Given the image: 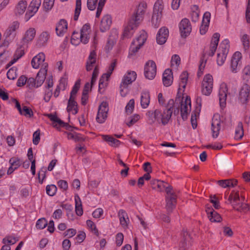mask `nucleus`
<instances>
[{"label":"nucleus","instance_id":"f257e3e1","mask_svg":"<svg viewBox=\"0 0 250 250\" xmlns=\"http://www.w3.org/2000/svg\"><path fill=\"white\" fill-rule=\"evenodd\" d=\"M164 9V3L162 0H157L153 6V14L151 18L152 26L157 28L160 25V22L162 16Z\"/></svg>","mask_w":250,"mask_h":250},{"label":"nucleus","instance_id":"f03ea898","mask_svg":"<svg viewBox=\"0 0 250 250\" xmlns=\"http://www.w3.org/2000/svg\"><path fill=\"white\" fill-rule=\"evenodd\" d=\"M165 115L166 114L164 111L162 113L159 109H155L154 111L149 110L146 113L149 123L150 125H152L156 121H157L159 124L162 123L164 125H167L170 119H167V120L166 121V122H165Z\"/></svg>","mask_w":250,"mask_h":250},{"label":"nucleus","instance_id":"7ed1b4c3","mask_svg":"<svg viewBox=\"0 0 250 250\" xmlns=\"http://www.w3.org/2000/svg\"><path fill=\"white\" fill-rule=\"evenodd\" d=\"M165 190L167 193L166 196V209L168 213H171L175 208L177 201V196L172 191V187L171 186H165Z\"/></svg>","mask_w":250,"mask_h":250},{"label":"nucleus","instance_id":"20e7f679","mask_svg":"<svg viewBox=\"0 0 250 250\" xmlns=\"http://www.w3.org/2000/svg\"><path fill=\"white\" fill-rule=\"evenodd\" d=\"M147 7V5L146 2L144 1H141L136 7L130 19L139 24L144 19Z\"/></svg>","mask_w":250,"mask_h":250},{"label":"nucleus","instance_id":"39448f33","mask_svg":"<svg viewBox=\"0 0 250 250\" xmlns=\"http://www.w3.org/2000/svg\"><path fill=\"white\" fill-rule=\"evenodd\" d=\"M137 77V74L135 71H128L125 75L120 84V93L122 96H125L126 93L124 92V89L127 88L128 85L134 82Z\"/></svg>","mask_w":250,"mask_h":250},{"label":"nucleus","instance_id":"423d86ee","mask_svg":"<svg viewBox=\"0 0 250 250\" xmlns=\"http://www.w3.org/2000/svg\"><path fill=\"white\" fill-rule=\"evenodd\" d=\"M213 81L212 76L210 74L206 75L202 83V93L206 96H209L212 91Z\"/></svg>","mask_w":250,"mask_h":250},{"label":"nucleus","instance_id":"0eeeda50","mask_svg":"<svg viewBox=\"0 0 250 250\" xmlns=\"http://www.w3.org/2000/svg\"><path fill=\"white\" fill-rule=\"evenodd\" d=\"M146 40V33L141 34L136 40L133 41L130 47L129 55H134L140 49Z\"/></svg>","mask_w":250,"mask_h":250},{"label":"nucleus","instance_id":"6e6552de","mask_svg":"<svg viewBox=\"0 0 250 250\" xmlns=\"http://www.w3.org/2000/svg\"><path fill=\"white\" fill-rule=\"evenodd\" d=\"M109 110L108 104L106 102H103L99 106L96 121L100 124L104 123L107 118Z\"/></svg>","mask_w":250,"mask_h":250},{"label":"nucleus","instance_id":"1a4fd4ad","mask_svg":"<svg viewBox=\"0 0 250 250\" xmlns=\"http://www.w3.org/2000/svg\"><path fill=\"white\" fill-rule=\"evenodd\" d=\"M250 99V86L247 84H244L239 90L238 95V101L241 104H244L249 101Z\"/></svg>","mask_w":250,"mask_h":250},{"label":"nucleus","instance_id":"9d476101","mask_svg":"<svg viewBox=\"0 0 250 250\" xmlns=\"http://www.w3.org/2000/svg\"><path fill=\"white\" fill-rule=\"evenodd\" d=\"M145 77L149 80L153 79L156 74V65L155 62L150 60L146 62L144 68Z\"/></svg>","mask_w":250,"mask_h":250},{"label":"nucleus","instance_id":"9b49d317","mask_svg":"<svg viewBox=\"0 0 250 250\" xmlns=\"http://www.w3.org/2000/svg\"><path fill=\"white\" fill-rule=\"evenodd\" d=\"M191 245V238L187 230L183 229L181 233L180 250H186Z\"/></svg>","mask_w":250,"mask_h":250},{"label":"nucleus","instance_id":"f8f14e48","mask_svg":"<svg viewBox=\"0 0 250 250\" xmlns=\"http://www.w3.org/2000/svg\"><path fill=\"white\" fill-rule=\"evenodd\" d=\"M179 26L182 37L186 38L190 34L191 31V26L188 19L186 18L183 19Z\"/></svg>","mask_w":250,"mask_h":250},{"label":"nucleus","instance_id":"ddd939ff","mask_svg":"<svg viewBox=\"0 0 250 250\" xmlns=\"http://www.w3.org/2000/svg\"><path fill=\"white\" fill-rule=\"evenodd\" d=\"M19 27V23L17 21H14L8 28L4 33V36L7 42L12 41L16 35V30Z\"/></svg>","mask_w":250,"mask_h":250},{"label":"nucleus","instance_id":"4468645a","mask_svg":"<svg viewBox=\"0 0 250 250\" xmlns=\"http://www.w3.org/2000/svg\"><path fill=\"white\" fill-rule=\"evenodd\" d=\"M228 200L234 209L236 210H240L239 207H240L241 203L240 202V198L238 191L232 190Z\"/></svg>","mask_w":250,"mask_h":250},{"label":"nucleus","instance_id":"2eb2a0df","mask_svg":"<svg viewBox=\"0 0 250 250\" xmlns=\"http://www.w3.org/2000/svg\"><path fill=\"white\" fill-rule=\"evenodd\" d=\"M211 130L212 137L217 138L221 129V121L219 115H214L212 119Z\"/></svg>","mask_w":250,"mask_h":250},{"label":"nucleus","instance_id":"dca6fc26","mask_svg":"<svg viewBox=\"0 0 250 250\" xmlns=\"http://www.w3.org/2000/svg\"><path fill=\"white\" fill-rule=\"evenodd\" d=\"M242 54L240 52H236L233 54L230 62V69L231 72L236 73L238 71V67L240 65V60Z\"/></svg>","mask_w":250,"mask_h":250},{"label":"nucleus","instance_id":"f3484780","mask_svg":"<svg viewBox=\"0 0 250 250\" xmlns=\"http://www.w3.org/2000/svg\"><path fill=\"white\" fill-rule=\"evenodd\" d=\"M48 67V64L47 63H43L42 67L41 68L40 71L37 73L35 80L37 82V87H38L42 85L43 83L45 76L47 74V67Z\"/></svg>","mask_w":250,"mask_h":250},{"label":"nucleus","instance_id":"a211bd4d","mask_svg":"<svg viewBox=\"0 0 250 250\" xmlns=\"http://www.w3.org/2000/svg\"><path fill=\"white\" fill-rule=\"evenodd\" d=\"M168 29L166 27L161 28L156 36V41L158 44H163L165 43L168 36Z\"/></svg>","mask_w":250,"mask_h":250},{"label":"nucleus","instance_id":"6ab92c4d","mask_svg":"<svg viewBox=\"0 0 250 250\" xmlns=\"http://www.w3.org/2000/svg\"><path fill=\"white\" fill-rule=\"evenodd\" d=\"M219 38L220 34L218 33H215L213 35L209 47V50L208 53L209 56L212 57L214 55L218 44Z\"/></svg>","mask_w":250,"mask_h":250},{"label":"nucleus","instance_id":"aec40b11","mask_svg":"<svg viewBox=\"0 0 250 250\" xmlns=\"http://www.w3.org/2000/svg\"><path fill=\"white\" fill-rule=\"evenodd\" d=\"M117 64V61L116 60H114L113 62L111 63L110 65L109 66L108 69L106 73H104L103 74L101 78L99 80V89L102 88V86L103 85V83H104V79H106V81H108V78L111 75L113 71L114 70L116 65Z\"/></svg>","mask_w":250,"mask_h":250},{"label":"nucleus","instance_id":"412c9836","mask_svg":"<svg viewBox=\"0 0 250 250\" xmlns=\"http://www.w3.org/2000/svg\"><path fill=\"white\" fill-rule=\"evenodd\" d=\"M45 55L43 53H40L37 56L33 57L31 61V65L34 68L37 69L40 66H42L44 62Z\"/></svg>","mask_w":250,"mask_h":250},{"label":"nucleus","instance_id":"4be33fe9","mask_svg":"<svg viewBox=\"0 0 250 250\" xmlns=\"http://www.w3.org/2000/svg\"><path fill=\"white\" fill-rule=\"evenodd\" d=\"M139 24L129 19L127 26L125 28L123 36L124 37L129 38L133 33V30L137 28Z\"/></svg>","mask_w":250,"mask_h":250},{"label":"nucleus","instance_id":"5701e85b","mask_svg":"<svg viewBox=\"0 0 250 250\" xmlns=\"http://www.w3.org/2000/svg\"><path fill=\"white\" fill-rule=\"evenodd\" d=\"M41 4V0H32L28 8L26 15H29V18L32 17L38 10Z\"/></svg>","mask_w":250,"mask_h":250},{"label":"nucleus","instance_id":"b1692460","mask_svg":"<svg viewBox=\"0 0 250 250\" xmlns=\"http://www.w3.org/2000/svg\"><path fill=\"white\" fill-rule=\"evenodd\" d=\"M177 104L175 103L173 99H170L168 103L167 104L166 109L164 110V112L166 114L165 115V122L167 120V119H170L171 118V115L173 113V110L174 107H175Z\"/></svg>","mask_w":250,"mask_h":250},{"label":"nucleus","instance_id":"393cba45","mask_svg":"<svg viewBox=\"0 0 250 250\" xmlns=\"http://www.w3.org/2000/svg\"><path fill=\"white\" fill-rule=\"evenodd\" d=\"M206 212L208 215V218L212 222H219L221 221L222 218L221 216L211 207H207Z\"/></svg>","mask_w":250,"mask_h":250},{"label":"nucleus","instance_id":"a878e982","mask_svg":"<svg viewBox=\"0 0 250 250\" xmlns=\"http://www.w3.org/2000/svg\"><path fill=\"white\" fill-rule=\"evenodd\" d=\"M111 23V18L109 15H107L104 16L101 21L100 31L104 32L109 30Z\"/></svg>","mask_w":250,"mask_h":250},{"label":"nucleus","instance_id":"bb28decb","mask_svg":"<svg viewBox=\"0 0 250 250\" xmlns=\"http://www.w3.org/2000/svg\"><path fill=\"white\" fill-rule=\"evenodd\" d=\"M228 88L226 84H222L219 91L220 104L221 107L226 105V101L227 97Z\"/></svg>","mask_w":250,"mask_h":250},{"label":"nucleus","instance_id":"cd10ccee","mask_svg":"<svg viewBox=\"0 0 250 250\" xmlns=\"http://www.w3.org/2000/svg\"><path fill=\"white\" fill-rule=\"evenodd\" d=\"M173 81L172 70L170 69L165 70L163 74V83L165 86H170Z\"/></svg>","mask_w":250,"mask_h":250},{"label":"nucleus","instance_id":"c85d7f7f","mask_svg":"<svg viewBox=\"0 0 250 250\" xmlns=\"http://www.w3.org/2000/svg\"><path fill=\"white\" fill-rule=\"evenodd\" d=\"M50 37V33L47 31L42 32L39 36L37 41V45L39 47L44 46Z\"/></svg>","mask_w":250,"mask_h":250},{"label":"nucleus","instance_id":"c756f323","mask_svg":"<svg viewBox=\"0 0 250 250\" xmlns=\"http://www.w3.org/2000/svg\"><path fill=\"white\" fill-rule=\"evenodd\" d=\"M36 30L34 28H30L25 33L24 37L22 39L23 44L27 43L32 41L36 35Z\"/></svg>","mask_w":250,"mask_h":250},{"label":"nucleus","instance_id":"7c9ffc66","mask_svg":"<svg viewBox=\"0 0 250 250\" xmlns=\"http://www.w3.org/2000/svg\"><path fill=\"white\" fill-rule=\"evenodd\" d=\"M67 29V23L63 19L61 20L56 27V31L57 35L61 36L66 31Z\"/></svg>","mask_w":250,"mask_h":250},{"label":"nucleus","instance_id":"2f4dec72","mask_svg":"<svg viewBox=\"0 0 250 250\" xmlns=\"http://www.w3.org/2000/svg\"><path fill=\"white\" fill-rule=\"evenodd\" d=\"M150 103V94L148 91H144L141 96V105L143 108H146Z\"/></svg>","mask_w":250,"mask_h":250},{"label":"nucleus","instance_id":"473e14b6","mask_svg":"<svg viewBox=\"0 0 250 250\" xmlns=\"http://www.w3.org/2000/svg\"><path fill=\"white\" fill-rule=\"evenodd\" d=\"M238 181L235 179L221 180L217 181L218 184L223 188L234 187L236 186Z\"/></svg>","mask_w":250,"mask_h":250},{"label":"nucleus","instance_id":"72a5a7b5","mask_svg":"<svg viewBox=\"0 0 250 250\" xmlns=\"http://www.w3.org/2000/svg\"><path fill=\"white\" fill-rule=\"evenodd\" d=\"M102 139L105 142L108 143L109 145L112 147H118L121 142L112 136L108 135H101Z\"/></svg>","mask_w":250,"mask_h":250},{"label":"nucleus","instance_id":"f704fd0d","mask_svg":"<svg viewBox=\"0 0 250 250\" xmlns=\"http://www.w3.org/2000/svg\"><path fill=\"white\" fill-rule=\"evenodd\" d=\"M96 54L94 51L91 52L86 62V69L89 71L93 69V65L96 63Z\"/></svg>","mask_w":250,"mask_h":250},{"label":"nucleus","instance_id":"c9c22d12","mask_svg":"<svg viewBox=\"0 0 250 250\" xmlns=\"http://www.w3.org/2000/svg\"><path fill=\"white\" fill-rule=\"evenodd\" d=\"M72 110H74L73 114H76L78 112V104L75 101V98L70 97L68 102V105L67 107V112H70Z\"/></svg>","mask_w":250,"mask_h":250},{"label":"nucleus","instance_id":"e433bc0d","mask_svg":"<svg viewBox=\"0 0 250 250\" xmlns=\"http://www.w3.org/2000/svg\"><path fill=\"white\" fill-rule=\"evenodd\" d=\"M75 212L77 215L81 216L83 214L82 202L78 195L75 196Z\"/></svg>","mask_w":250,"mask_h":250},{"label":"nucleus","instance_id":"4c0bfd02","mask_svg":"<svg viewBox=\"0 0 250 250\" xmlns=\"http://www.w3.org/2000/svg\"><path fill=\"white\" fill-rule=\"evenodd\" d=\"M118 216L121 225L123 227H127V220L129 221L128 216L126 212L123 209H120L118 212Z\"/></svg>","mask_w":250,"mask_h":250},{"label":"nucleus","instance_id":"58836bf2","mask_svg":"<svg viewBox=\"0 0 250 250\" xmlns=\"http://www.w3.org/2000/svg\"><path fill=\"white\" fill-rule=\"evenodd\" d=\"M27 5V3L26 0H20L16 6L15 9L16 14L19 15L22 14L25 12Z\"/></svg>","mask_w":250,"mask_h":250},{"label":"nucleus","instance_id":"ea45409f","mask_svg":"<svg viewBox=\"0 0 250 250\" xmlns=\"http://www.w3.org/2000/svg\"><path fill=\"white\" fill-rule=\"evenodd\" d=\"M244 136V129L243 124L241 122L238 123L237 126L235 129L234 139L236 140H241Z\"/></svg>","mask_w":250,"mask_h":250},{"label":"nucleus","instance_id":"a19ab883","mask_svg":"<svg viewBox=\"0 0 250 250\" xmlns=\"http://www.w3.org/2000/svg\"><path fill=\"white\" fill-rule=\"evenodd\" d=\"M150 184L152 188L158 191H161L163 188H165L164 181H159L157 179H152L150 181Z\"/></svg>","mask_w":250,"mask_h":250},{"label":"nucleus","instance_id":"79ce46f5","mask_svg":"<svg viewBox=\"0 0 250 250\" xmlns=\"http://www.w3.org/2000/svg\"><path fill=\"white\" fill-rule=\"evenodd\" d=\"M229 40L225 39L220 43L219 52L227 55L229 48Z\"/></svg>","mask_w":250,"mask_h":250},{"label":"nucleus","instance_id":"37998d69","mask_svg":"<svg viewBox=\"0 0 250 250\" xmlns=\"http://www.w3.org/2000/svg\"><path fill=\"white\" fill-rule=\"evenodd\" d=\"M188 105L189 108H191L190 98L187 96L184 102H182L181 104V112H188Z\"/></svg>","mask_w":250,"mask_h":250},{"label":"nucleus","instance_id":"c03bdc74","mask_svg":"<svg viewBox=\"0 0 250 250\" xmlns=\"http://www.w3.org/2000/svg\"><path fill=\"white\" fill-rule=\"evenodd\" d=\"M49 119L53 122L54 123H58L59 126H64L65 125V124L62 121L61 119H60L56 115H54L52 114H48L46 115Z\"/></svg>","mask_w":250,"mask_h":250},{"label":"nucleus","instance_id":"a18cd8bd","mask_svg":"<svg viewBox=\"0 0 250 250\" xmlns=\"http://www.w3.org/2000/svg\"><path fill=\"white\" fill-rule=\"evenodd\" d=\"M82 0H76V8L75 10V13L74 16V21H77L81 11Z\"/></svg>","mask_w":250,"mask_h":250},{"label":"nucleus","instance_id":"49530a36","mask_svg":"<svg viewBox=\"0 0 250 250\" xmlns=\"http://www.w3.org/2000/svg\"><path fill=\"white\" fill-rule=\"evenodd\" d=\"M20 114L28 118L32 117L34 115L32 109L25 105L23 106L22 108L21 113H20Z\"/></svg>","mask_w":250,"mask_h":250},{"label":"nucleus","instance_id":"de8ad7c7","mask_svg":"<svg viewBox=\"0 0 250 250\" xmlns=\"http://www.w3.org/2000/svg\"><path fill=\"white\" fill-rule=\"evenodd\" d=\"M188 73L187 71H184L180 75V85L183 88L186 87L188 79Z\"/></svg>","mask_w":250,"mask_h":250},{"label":"nucleus","instance_id":"09e8293b","mask_svg":"<svg viewBox=\"0 0 250 250\" xmlns=\"http://www.w3.org/2000/svg\"><path fill=\"white\" fill-rule=\"evenodd\" d=\"M57 188L55 185H47L46 187V193L50 196H54L57 191Z\"/></svg>","mask_w":250,"mask_h":250},{"label":"nucleus","instance_id":"8fccbe9b","mask_svg":"<svg viewBox=\"0 0 250 250\" xmlns=\"http://www.w3.org/2000/svg\"><path fill=\"white\" fill-rule=\"evenodd\" d=\"M90 33L81 31L80 32V42L83 44H86L89 42Z\"/></svg>","mask_w":250,"mask_h":250},{"label":"nucleus","instance_id":"3c124183","mask_svg":"<svg viewBox=\"0 0 250 250\" xmlns=\"http://www.w3.org/2000/svg\"><path fill=\"white\" fill-rule=\"evenodd\" d=\"M116 42V37L112 38V36L110 35L109 37V38L108 39L106 45H105V49L107 51H109L110 50L115 42Z\"/></svg>","mask_w":250,"mask_h":250},{"label":"nucleus","instance_id":"603ef678","mask_svg":"<svg viewBox=\"0 0 250 250\" xmlns=\"http://www.w3.org/2000/svg\"><path fill=\"white\" fill-rule=\"evenodd\" d=\"M232 166V164L227 158H223L220 162V167L222 169H226Z\"/></svg>","mask_w":250,"mask_h":250},{"label":"nucleus","instance_id":"864d4df0","mask_svg":"<svg viewBox=\"0 0 250 250\" xmlns=\"http://www.w3.org/2000/svg\"><path fill=\"white\" fill-rule=\"evenodd\" d=\"M17 68L13 67L10 68L7 72V77L10 80H14L16 78L17 74Z\"/></svg>","mask_w":250,"mask_h":250},{"label":"nucleus","instance_id":"5fc2aeb1","mask_svg":"<svg viewBox=\"0 0 250 250\" xmlns=\"http://www.w3.org/2000/svg\"><path fill=\"white\" fill-rule=\"evenodd\" d=\"M47 225V221L44 218L39 219L36 223V228L38 229H43Z\"/></svg>","mask_w":250,"mask_h":250},{"label":"nucleus","instance_id":"6e6d98bb","mask_svg":"<svg viewBox=\"0 0 250 250\" xmlns=\"http://www.w3.org/2000/svg\"><path fill=\"white\" fill-rule=\"evenodd\" d=\"M134 100L132 99L129 100L125 106V111L127 114H130L132 113L134 108Z\"/></svg>","mask_w":250,"mask_h":250},{"label":"nucleus","instance_id":"4d7b16f0","mask_svg":"<svg viewBox=\"0 0 250 250\" xmlns=\"http://www.w3.org/2000/svg\"><path fill=\"white\" fill-rule=\"evenodd\" d=\"M241 41L243 43L244 50H247L250 47V41L248 35L244 34L241 38Z\"/></svg>","mask_w":250,"mask_h":250},{"label":"nucleus","instance_id":"13d9d810","mask_svg":"<svg viewBox=\"0 0 250 250\" xmlns=\"http://www.w3.org/2000/svg\"><path fill=\"white\" fill-rule=\"evenodd\" d=\"M9 163L10 164L11 166L14 167L15 169L18 168L21 165L20 159L16 157L11 158L9 160Z\"/></svg>","mask_w":250,"mask_h":250},{"label":"nucleus","instance_id":"bf43d9fd","mask_svg":"<svg viewBox=\"0 0 250 250\" xmlns=\"http://www.w3.org/2000/svg\"><path fill=\"white\" fill-rule=\"evenodd\" d=\"M80 87V80H78L77 81H76L73 87L72 90L70 93V97L75 98V96L77 94Z\"/></svg>","mask_w":250,"mask_h":250},{"label":"nucleus","instance_id":"052dcab7","mask_svg":"<svg viewBox=\"0 0 250 250\" xmlns=\"http://www.w3.org/2000/svg\"><path fill=\"white\" fill-rule=\"evenodd\" d=\"M243 79L248 81L250 78V66L246 65L243 70Z\"/></svg>","mask_w":250,"mask_h":250},{"label":"nucleus","instance_id":"680f3d73","mask_svg":"<svg viewBox=\"0 0 250 250\" xmlns=\"http://www.w3.org/2000/svg\"><path fill=\"white\" fill-rule=\"evenodd\" d=\"M226 55H225L224 54H222L221 53L218 52L217 53V63L218 65L221 66L222 65L226 60V58L227 57Z\"/></svg>","mask_w":250,"mask_h":250},{"label":"nucleus","instance_id":"e2e57ef3","mask_svg":"<svg viewBox=\"0 0 250 250\" xmlns=\"http://www.w3.org/2000/svg\"><path fill=\"white\" fill-rule=\"evenodd\" d=\"M79 41H80V34L78 32H73L71 37V42L73 44L76 45Z\"/></svg>","mask_w":250,"mask_h":250},{"label":"nucleus","instance_id":"0e129e2a","mask_svg":"<svg viewBox=\"0 0 250 250\" xmlns=\"http://www.w3.org/2000/svg\"><path fill=\"white\" fill-rule=\"evenodd\" d=\"M46 172V168L45 167H42L38 173V178L40 181V183L42 184L43 180L45 178V173Z\"/></svg>","mask_w":250,"mask_h":250},{"label":"nucleus","instance_id":"69168bd1","mask_svg":"<svg viewBox=\"0 0 250 250\" xmlns=\"http://www.w3.org/2000/svg\"><path fill=\"white\" fill-rule=\"evenodd\" d=\"M55 0H44L43 7L46 10H50L54 5Z\"/></svg>","mask_w":250,"mask_h":250},{"label":"nucleus","instance_id":"338daca9","mask_svg":"<svg viewBox=\"0 0 250 250\" xmlns=\"http://www.w3.org/2000/svg\"><path fill=\"white\" fill-rule=\"evenodd\" d=\"M98 0H87V6L89 10H94L95 9Z\"/></svg>","mask_w":250,"mask_h":250},{"label":"nucleus","instance_id":"774afa93","mask_svg":"<svg viewBox=\"0 0 250 250\" xmlns=\"http://www.w3.org/2000/svg\"><path fill=\"white\" fill-rule=\"evenodd\" d=\"M27 78L24 75H21L18 80L17 85L19 87L23 86L26 83Z\"/></svg>","mask_w":250,"mask_h":250}]
</instances>
